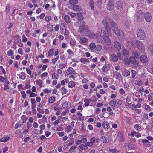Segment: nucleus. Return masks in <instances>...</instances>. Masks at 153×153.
I'll return each instance as SVG.
<instances>
[{"label": "nucleus", "instance_id": "obj_60", "mask_svg": "<svg viewBox=\"0 0 153 153\" xmlns=\"http://www.w3.org/2000/svg\"><path fill=\"white\" fill-rule=\"evenodd\" d=\"M61 91L62 94H65L66 93L67 90L64 87H62Z\"/></svg>", "mask_w": 153, "mask_h": 153}, {"label": "nucleus", "instance_id": "obj_49", "mask_svg": "<svg viewBox=\"0 0 153 153\" xmlns=\"http://www.w3.org/2000/svg\"><path fill=\"white\" fill-rule=\"evenodd\" d=\"M41 32V30H35L34 32L32 34V36L33 37H36L37 34H38Z\"/></svg>", "mask_w": 153, "mask_h": 153}, {"label": "nucleus", "instance_id": "obj_58", "mask_svg": "<svg viewBox=\"0 0 153 153\" xmlns=\"http://www.w3.org/2000/svg\"><path fill=\"white\" fill-rule=\"evenodd\" d=\"M10 10V6L9 4H7L6 5V8L5 9V11L6 14H8Z\"/></svg>", "mask_w": 153, "mask_h": 153}, {"label": "nucleus", "instance_id": "obj_22", "mask_svg": "<svg viewBox=\"0 0 153 153\" xmlns=\"http://www.w3.org/2000/svg\"><path fill=\"white\" fill-rule=\"evenodd\" d=\"M9 82L6 79L4 81V89L5 90H8L9 89V86L8 84H9Z\"/></svg>", "mask_w": 153, "mask_h": 153}, {"label": "nucleus", "instance_id": "obj_9", "mask_svg": "<svg viewBox=\"0 0 153 153\" xmlns=\"http://www.w3.org/2000/svg\"><path fill=\"white\" fill-rule=\"evenodd\" d=\"M88 39L87 38L84 37H80L79 38V42L82 45H86L88 44Z\"/></svg>", "mask_w": 153, "mask_h": 153}, {"label": "nucleus", "instance_id": "obj_40", "mask_svg": "<svg viewBox=\"0 0 153 153\" xmlns=\"http://www.w3.org/2000/svg\"><path fill=\"white\" fill-rule=\"evenodd\" d=\"M72 9L76 11H80L81 10L79 7L77 5H73L72 7Z\"/></svg>", "mask_w": 153, "mask_h": 153}, {"label": "nucleus", "instance_id": "obj_64", "mask_svg": "<svg viewBox=\"0 0 153 153\" xmlns=\"http://www.w3.org/2000/svg\"><path fill=\"white\" fill-rule=\"evenodd\" d=\"M143 120H146L148 118V115L147 113H144L143 116Z\"/></svg>", "mask_w": 153, "mask_h": 153}, {"label": "nucleus", "instance_id": "obj_15", "mask_svg": "<svg viewBox=\"0 0 153 153\" xmlns=\"http://www.w3.org/2000/svg\"><path fill=\"white\" fill-rule=\"evenodd\" d=\"M140 61L143 63H146L148 61V59L146 56L144 55H141L140 58Z\"/></svg>", "mask_w": 153, "mask_h": 153}, {"label": "nucleus", "instance_id": "obj_42", "mask_svg": "<svg viewBox=\"0 0 153 153\" xmlns=\"http://www.w3.org/2000/svg\"><path fill=\"white\" fill-rule=\"evenodd\" d=\"M68 53L69 54V56H68L70 58L73 56L74 55V53L72 50L69 49L68 50Z\"/></svg>", "mask_w": 153, "mask_h": 153}, {"label": "nucleus", "instance_id": "obj_7", "mask_svg": "<svg viewBox=\"0 0 153 153\" xmlns=\"http://www.w3.org/2000/svg\"><path fill=\"white\" fill-rule=\"evenodd\" d=\"M135 44L137 47L140 51L143 52L144 51L145 47L141 42L137 40L136 41Z\"/></svg>", "mask_w": 153, "mask_h": 153}, {"label": "nucleus", "instance_id": "obj_25", "mask_svg": "<svg viewBox=\"0 0 153 153\" xmlns=\"http://www.w3.org/2000/svg\"><path fill=\"white\" fill-rule=\"evenodd\" d=\"M47 30L50 32H52L53 30V25L50 24H48L46 25Z\"/></svg>", "mask_w": 153, "mask_h": 153}, {"label": "nucleus", "instance_id": "obj_1", "mask_svg": "<svg viewBox=\"0 0 153 153\" xmlns=\"http://www.w3.org/2000/svg\"><path fill=\"white\" fill-rule=\"evenodd\" d=\"M101 33L105 42L108 45L110 44L111 41L108 37L109 36H111L112 35L110 29L107 28H102Z\"/></svg>", "mask_w": 153, "mask_h": 153}, {"label": "nucleus", "instance_id": "obj_23", "mask_svg": "<svg viewBox=\"0 0 153 153\" xmlns=\"http://www.w3.org/2000/svg\"><path fill=\"white\" fill-rule=\"evenodd\" d=\"M116 6L118 9H120L123 6V2L121 1H119L116 2Z\"/></svg>", "mask_w": 153, "mask_h": 153}, {"label": "nucleus", "instance_id": "obj_53", "mask_svg": "<svg viewBox=\"0 0 153 153\" xmlns=\"http://www.w3.org/2000/svg\"><path fill=\"white\" fill-rule=\"evenodd\" d=\"M134 128L137 131L140 130L141 128L140 125L139 124H135L134 126Z\"/></svg>", "mask_w": 153, "mask_h": 153}, {"label": "nucleus", "instance_id": "obj_35", "mask_svg": "<svg viewBox=\"0 0 153 153\" xmlns=\"http://www.w3.org/2000/svg\"><path fill=\"white\" fill-rule=\"evenodd\" d=\"M77 115L79 116L78 118V119L77 120H81L82 121L84 120V118L82 116V114L80 112L77 113Z\"/></svg>", "mask_w": 153, "mask_h": 153}, {"label": "nucleus", "instance_id": "obj_50", "mask_svg": "<svg viewBox=\"0 0 153 153\" xmlns=\"http://www.w3.org/2000/svg\"><path fill=\"white\" fill-rule=\"evenodd\" d=\"M148 51L151 53L153 54V45H149L148 48Z\"/></svg>", "mask_w": 153, "mask_h": 153}, {"label": "nucleus", "instance_id": "obj_5", "mask_svg": "<svg viewBox=\"0 0 153 153\" xmlns=\"http://www.w3.org/2000/svg\"><path fill=\"white\" fill-rule=\"evenodd\" d=\"M88 37L91 39H98L101 37V34L99 32H97L95 34L92 32H91L88 34Z\"/></svg>", "mask_w": 153, "mask_h": 153}, {"label": "nucleus", "instance_id": "obj_24", "mask_svg": "<svg viewBox=\"0 0 153 153\" xmlns=\"http://www.w3.org/2000/svg\"><path fill=\"white\" fill-rule=\"evenodd\" d=\"M7 55L9 56H11V58L13 59L14 58V56H13L14 52L12 50H10L7 52Z\"/></svg>", "mask_w": 153, "mask_h": 153}, {"label": "nucleus", "instance_id": "obj_48", "mask_svg": "<svg viewBox=\"0 0 153 153\" xmlns=\"http://www.w3.org/2000/svg\"><path fill=\"white\" fill-rule=\"evenodd\" d=\"M95 50L97 51H100L102 49V46L100 45H96Z\"/></svg>", "mask_w": 153, "mask_h": 153}, {"label": "nucleus", "instance_id": "obj_31", "mask_svg": "<svg viewBox=\"0 0 153 153\" xmlns=\"http://www.w3.org/2000/svg\"><path fill=\"white\" fill-rule=\"evenodd\" d=\"M54 49L53 48H51L50 49L48 53V55L49 57H51L54 54Z\"/></svg>", "mask_w": 153, "mask_h": 153}, {"label": "nucleus", "instance_id": "obj_20", "mask_svg": "<svg viewBox=\"0 0 153 153\" xmlns=\"http://www.w3.org/2000/svg\"><path fill=\"white\" fill-rule=\"evenodd\" d=\"M67 113V110L66 109L65 110V111H64L62 112V113L61 114V115L60 116H59V117L58 118H61L62 119L63 121H64V120L66 121V119H67V118H66L65 117H63V116H65L66 115Z\"/></svg>", "mask_w": 153, "mask_h": 153}, {"label": "nucleus", "instance_id": "obj_27", "mask_svg": "<svg viewBox=\"0 0 153 153\" xmlns=\"http://www.w3.org/2000/svg\"><path fill=\"white\" fill-rule=\"evenodd\" d=\"M114 75L115 76L116 79L118 80H120L121 79V74L118 72L115 71L113 73Z\"/></svg>", "mask_w": 153, "mask_h": 153}, {"label": "nucleus", "instance_id": "obj_57", "mask_svg": "<svg viewBox=\"0 0 153 153\" xmlns=\"http://www.w3.org/2000/svg\"><path fill=\"white\" fill-rule=\"evenodd\" d=\"M14 37L16 40H17V42H21V39L20 38V36L19 35H16L14 36Z\"/></svg>", "mask_w": 153, "mask_h": 153}, {"label": "nucleus", "instance_id": "obj_12", "mask_svg": "<svg viewBox=\"0 0 153 153\" xmlns=\"http://www.w3.org/2000/svg\"><path fill=\"white\" fill-rule=\"evenodd\" d=\"M136 58H133L132 57H131L130 58L129 62L134 65V66L136 67L139 64V62L138 61L136 60Z\"/></svg>", "mask_w": 153, "mask_h": 153}, {"label": "nucleus", "instance_id": "obj_38", "mask_svg": "<svg viewBox=\"0 0 153 153\" xmlns=\"http://www.w3.org/2000/svg\"><path fill=\"white\" fill-rule=\"evenodd\" d=\"M44 19L46 22H49L51 20L52 18L50 16L47 15L45 16Z\"/></svg>", "mask_w": 153, "mask_h": 153}, {"label": "nucleus", "instance_id": "obj_62", "mask_svg": "<svg viewBox=\"0 0 153 153\" xmlns=\"http://www.w3.org/2000/svg\"><path fill=\"white\" fill-rule=\"evenodd\" d=\"M59 75L57 74L54 73L53 74L52 77L53 79H57L58 78Z\"/></svg>", "mask_w": 153, "mask_h": 153}, {"label": "nucleus", "instance_id": "obj_61", "mask_svg": "<svg viewBox=\"0 0 153 153\" xmlns=\"http://www.w3.org/2000/svg\"><path fill=\"white\" fill-rule=\"evenodd\" d=\"M131 74H132V78H134L135 77V76L137 74V72L136 71L132 70H131Z\"/></svg>", "mask_w": 153, "mask_h": 153}, {"label": "nucleus", "instance_id": "obj_2", "mask_svg": "<svg viewBox=\"0 0 153 153\" xmlns=\"http://www.w3.org/2000/svg\"><path fill=\"white\" fill-rule=\"evenodd\" d=\"M117 55L120 59L124 61L126 65H128L129 64V61L128 59L129 56V53L128 51L124 49L123 51V54L122 55L120 53H118Z\"/></svg>", "mask_w": 153, "mask_h": 153}, {"label": "nucleus", "instance_id": "obj_34", "mask_svg": "<svg viewBox=\"0 0 153 153\" xmlns=\"http://www.w3.org/2000/svg\"><path fill=\"white\" fill-rule=\"evenodd\" d=\"M102 126L104 129H108L110 127L109 123L105 121L103 123Z\"/></svg>", "mask_w": 153, "mask_h": 153}, {"label": "nucleus", "instance_id": "obj_4", "mask_svg": "<svg viewBox=\"0 0 153 153\" xmlns=\"http://www.w3.org/2000/svg\"><path fill=\"white\" fill-rule=\"evenodd\" d=\"M79 31L81 35L83 36H87L90 32V31L88 28L85 26L80 27L79 28Z\"/></svg>", "mask_w": 153, "mask_h": 153}, {"label": "nucleus", "instance_id": "obj_56", "mask_svg": "<svg viewBox=\"0 0 153 153\" xmlns=\"http://www.w3.org/2000/svg\"><path fill=\"white\" fill-rule=\"evenodd\" d=\"M143 106L144 108L145 109L149 111H150L151 110V108L149 105L145 104L143 105Z\"/></svg>", "mask_w": 153, "mask_h": 153}, {"label": "nucleus", "instance_id": "obj_52", "mask_svg": "<svg viewBox=\"0 0 153 153\" xmlns=\"http://www.w3.org/2000/svg\"><path fill=\"white\" fill-rule=\"evenodd\" d=\"M75 82L73 81H70L68 84V87L70 88H71L75 86Z\"/></svg>", "mask_w": 153, "mask_h": 153}, {"label": "nucleus", "instance_id": "obj_63", "mask_svg": "<svg viewBox=\"0 0 153 153\" xmlns=\"http://www.w3.org/2000/svg\"><path fill=\"white\" fill-rule=\"evenodd\" d=\"M43 91L45 94L51 93V90L47 88L44 89Z\"/></svg>", "mask_w": 153, "mask_h": 153}, {"label": "nucleus", "instance_id": "obj_33", "mask_svg": "<svg viewBox=\"0 0 153 153\" xmlns=\"http://www.w3.org/2000/svg\"><path fill=\"white\" fill-rule=\"evenodd\" d=\"M36 84L39 86L40 88L42 87V85L43 83L42 81L40 79L36 80Z\"/></svg>", "mask_w": 153, "mask_h": 153}, {"label": "nucleus", "instance_id": "obj_21", "mask_svg": "<svg viewBox=\"0 0 153 153\" xmlns=\"http://www.w3.org/2000/svg\"><path fill=\"white\" fill-rule=\"evenodd\" d=\"M10 138V137H8L7 135H5L4 137L0 139V142H5L9 140Z\"/></svg>", "mask_w": 153, "mask_h": 153}, {"label": "nucleus", "instance_id": "obj_30", "mask_svg": "<svg viewBox=\"0 0 153 153\" xmlns=\"http://www.w3.org/2000/svg\"><path fill=\"white\" fill-rule=\"evenodd\" d=\"M130 71L127 70H124L122 72L123 75L125 77L128 76L130 75Z\"/></svg>", "mask_w": 153, "mask_h": 153}, {"label": "nucleus", "instance_id": "obj_10", "mask_svg": "<svg viewBox=\"0 0 153 153\" xmlns=\"http://www.w3.org/2000/svg\"><path fill=\"white\" fill-rule=\"evenodd\" d=\"M60 29L61 34H64L65 35V38L66 37L67 34L66 33V29L65 27L64 24L62 23H61L60 25Z\"/></svg>", "mask_w": 153, "mask_h": 153}, {"label": "nucleus", "instance_id": "obj_6", "mask_svg": "<svg viewBox=\"0 0 153 153\" xmlns=\"http://www.w3.org/2000/svg\"><path fill=\"white\" fill-rule=\"evenodd\" d=\"M138 38L140 40H144L146 38V35L144 31L142 29H139L137 31Z\"/></svg>", "mask_w": 153, "mask_h": 153}, {"label": "nucleus", "instance_id": "obj_29", "mask_svg": "<svg viewBox=\"0 0 153 153\" xmlns=\"http://www.w3.org/2000/svg\"><path fill=\"white\" fill-rule=\"evenodd\" d=\"M109 105L111 106L113 110L116 108V106H115V100H111L109 102Z\"/></svg>", "mask_w": 153, "mask_h": 153}, {"label": "nucleus", "instance_id": "obj_36", "mask_svg": "<svg viewBox=\"0 0 153 153\" xmlns=\"http://www.w3.org/2000/svg\"><path fill=\"white\" fill-rule=\"evenodd\" d=\"M101 139L102 141L105 143L109 142V140L105 136H102L101 137Z\"/></svg>", "mask_w": 153, "mask_h": 153}, {"label": "nucleus", "instance_id": "obj_44", "mask_svg": "<svg viewBox=\"0 0 153 153\" xmlns=\"http://www.w3.org/2000/svg\"><path fill=\"white\" fill-rule=\"evenodd\" d=\"M53 107L54 108V109L56 112L61 111L62 110V108L59 107L57 106H55V105L53 104Z\"/></svg>", "mask_w": 153, "mask_h": 153}, {"label": "nucleus", "instance_id": "obj_19", "mask_svg": "<svg viewBox=\"0 0 153 153\" xmlns=\"http://www.w3.org/2000/svg\"><path fill=\"white\" fill-rule=\"evenodd\" d=\"M80 61L82 64H87L90 62L89 60L87 58H82L80 59Z\"/></svg>", "mask_w": 153, "mask_h": 153}, {"label": "nucleus", "instance_id": "obj_13", "mask_svg": "<svg viewBox=\"0 0 153 153\" xmlns=\"http://www.w3.org/2000/svg\"><path fill=\"white\" fill-rule=\"evenodd\" d=\"M114 7V0H109L108 5V9L109 10H112Z\"/></svg>", "mask_w": 153, "mask_h": 153}, {"label": "nucleus", "instance_id": "obj_17", "mask_svg": "<svg viewBox=\"0 0 153 153\" xmlns=\"http://www.w3.org/2000/svg\"><path fill=\"white\" fill-rule=\"evenodd\" d=\"M114 47L118 50H120L121 48V46L120 42L117 41H115L114 42Z\"/></svg>", "mask_w": 153, "mask_h": 153}, {"label": "nucleus", "instance_id": "obj_37", "mask_svg": "<svg viewBox=\"0 0 153 153\" xmlns=\"http://www.w3.org/2000/svg\"><path fill=\"white\" fill-rule=\"evenodd\" d=\"M19 76L20 79L22 80H24L26 78L25 74L23 72H22L19 75Z\"/></svg>", "mask_w": 153, "mask_h": 153}, {"label": "nucleus", "instance_id": "obj_55", "mask_svg": "<svg viewBox=\"0 0 153 153\" xmlns=\"http://www.w3.org/2000/svg\"><path fill=\"white\" fill-rule=\"evenodd\" d=\"M76 148V146L74 145L72 146L69 149V152L72 153L75 151Z\"/></svg>", "mask_w": 153, "mask_h": 153}, {"label": "nucleus", "instance_id": "obj_28", "mask_svg": "<svg viewBox=\"0 0 153 153\" xmlns=\"http://www.w3.org/2000/svg\"><path fill=\"white\" fill-rule=\"evenodd\" d=\"M103 2V0H97L96 4L97 6L100 7L102 6Z\"/></svg>", "mask_w": 153, "mask_h": 153}, {"label": "nucleus", "instance_id": "obj_51", "mask_svg": "<svg viewBox=\"0 0 153 153\" xmlns=\"http://www.w3.org/2000/svg\"><path fill=\"white\" fill-rule=\"evenodd\" d=\"M69 3L71 4H76L78 3L77 0H69Z\"/></svg>", "mask_w": 153, "mask_h": 153}, {"label": "nucleus", "instance_id": "obj_8", "mask_svg": "<svg viewBox=\"0 0 153 153\" xmlns=\"http://www.w3.org/2000/svg\"><path fill=\"white\" fill-rule=\"evenodd\" d=\"M110 23V20L108 18H105L102 21V23L104 26V27L102 28H110L109 27V25Z\"/></svg>", "mask_w": 153, "mask_h": 153}, {"label": "nucleus", "instance_id": "obj_47", "mask_svg": "<svg viewBox=\"0 0 153 153\" xmlns=\"http://www.w3.org/2000/svg\"><path fill=\"white\" fill-rule=\"evenodd\" d=\"M79 147L82 150H86L88 149V147L85 144H81L79 146Z\"/></svg>", "mask_w": 153, "mask_h": 153}, {"label": "nucleus", "instance_id": "obj_46", "mask_svg": "<svg viewBox=\"0 0 153 153\" xmlns=\"http://www.w3.org/2000/svg\"><path fill=\"white\" fill-rule=\"evenodd\" d=\"M76 42L75 40L72 39L70 42V43L72 48L75 46L76 44Z\"/></svg>", "mask_w": 153, "mask_h": 153}, {"label": "nucleus", "instance_id": "obj_16", "mask_svg": "<svg viewBox=\"0 0 153 153\" xmlns=\"http://www.w3.org/2000/svg\"><path fill=\"white\" fill-rule=\"evenodd\" d=\"M126 46L127 48L130 50H133L134 48V45L133 43L130 41L127 42L126 44Z\"/></svg>", "mask_w": 153, "mask_h": 153}, {"label": "nucleus", "instance_id": "obj_39", "mask_svg": "<svg viewBox=\"0 0 153 153\" xmlns=\"http://www.w3.org/2000/svg\"><path fill=\"white\" fill-rule=\"evenodd\" d=\"M115 106H116V108L119 107L122 103L121 101L119 99H117L115 100Z\"/></svg>", "mask_w": 153, "mask_h": 153}, {"label": "nucleus", "instance_id": "obj_43", "mask_svg": "<svg viewBox=\"0 0 153 153\" xmlns=\"http://www.w3.org/2000/svg\"><path fill=\"white\" fill-rule=\"evenodd\" d=\"M89 46L90 49L91 50H93L95 49L96 45L94 43L91 42L90 43Z\"/></svg>", "mask_w": 153, "mask_h": 153}, {"label": "nucleus", "instance_id": "obj_14", "mask_svg": "<svg viewBox=\"0 0 153 153\" xmlns=\"http://www.w3.org/2000/svg\"><path fill=\"white\" fill-rule=\"evenodd\" d=\"M118 140L121 142H123L125 140V138L123 132H119L118 134Z\"/></svg>", "mask_w": 153, "mask_h": 153}, {"label": "nucleus", "instance_id": "obj_32", "mask_svg": "<svg viewBox=\"0 0 153 153\" xmlns=\"http://www.w3.org/2000/svg\"><path fill=\"white\" fill-rule=\"evenodd\" d=\"M76 17L77 19L79 20H82L83 19V15L80 13H77Z\"/></svg>", "mask_w": 153, "mask_h": 153}, {"label": "nucleus", "instance_id": "obj_54", "mask_svg": "<svg viewBox=\"0 0 153 153\" xmlns=\"http://www.w3.org/2000/svg\"><path fill=\"white\" fill-rule=\"evenodd\" d=\"M89 5L92 10L94 8V3L93 0H90L89 3Z\"/></svg>", "mask_w": 153, "mask_h": 153}, {"label": "nucleus", "instance_id": "obj_41", "mask_svg": "<svg viewBox=\"0 0 153 153\" xmlns=\"http://www.w3.org/2000/svg\"><path fill=\"white\" fill-rule=\"evenodd\" d=\"M68 72L70 74H75V71L72 68L70 67H69L68 69Z\"/></svg>", "mask_w": 153, "mask_h": 153}, {"label": "nucleus", "instance_id": "obj_26", "mask_svg": "<svg viewBox=\"0 0 153 153\" xmlns=\"http://www.w3.org/2000/svg\"><path fill=\"white\" fill-rule=\"evenodd\" d=\"M140 55V53L137 51H133L132 53V56L131 57L135 58H137Z\"/></svg>", "mask_w": 153, "mask_h": 153}, {"label": "nucleus", "instance_id": "obj_11", "mask_svg": "<svg viewBox=\"0 0 153 153\" xmlns=\"http://www.w3.org/2000/svg\"><path fill=\"white\" fill-rule=\"evenodd\" d=\"M144 16L145 20L148 22H150L151 20L152 17L151 14L149 12L146 13L144 15Z\"/></svg>", "mask_w": 153, "mask_h": 153}, {"label": "nucleus", "instance_id": "obj_45", "mask_svg": "<svg viewBox=\"0 0 153 153\" xmlns=\"http://www.w3.org/2000/svg\"><path fill=\"white\" fill-rule=\"evenodd\" d=\"M109 70V68L108 66L105 65L102 68V70L104 72H107Z\"/></svg>", "mask_w": 153, "mask_h": 153}, {"label": "nucleus", "instance_id": "obj_18", "mask_svg": "<svg viewBox=\"0 0 153 153\" xmlns=\"http://www.w3.org/2000/svg\"><path fill=\"white\" fill-rule=\"evenodd\" d=\"M111 60L114 62H117L118 60V56L114 54H112L110 57Z\"/></svg>", "mask_w": 153, "mask_h": 153}, {"label": "nucleus", "instance_id": "obj_59", "mask_svg": "<svg viewBox=\"0 0 153 153\" xmlns=\"http://www.w3.org/2000/svg\"><path fill=\"white\" fill-rule=\"evenodd\" d=\"M55 101V98L54 96H51L48 100L49 102L53 103Z\"/></svg>", "mask_w": 153, "mask_h": 153}, {"label": "nucleus", "instance_id": "obj_3", "mask_svg": "<svg viewBox=\"0 0 153 153\" xmlns=\"http://www.w3.org/2000/svg\"><path fill=\"white\" fill-rule=\"evenodd\" d=\"M111 27L113 32L117 36H120L123 35L122 30L120 29H118V26L114 22L111 23Z\"/></svg>", "mask_w": 153, "mask_h": 153}]
</instances>
